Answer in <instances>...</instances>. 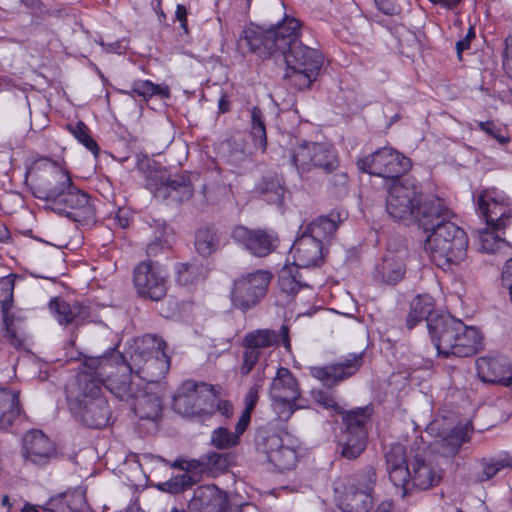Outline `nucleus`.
I'll return each instance as SVG.
<instances>
[{
  "mask_svg": "<svg viewBox=\"0 0 512 512\" xmlns=\"http://www.w3.org/2000/svg\"><path fill=\"white\" fill-rule=\"evenodd\" d=\"M107 368L114 364L107 357H86L76 379L66 386L72 416L90 428H103L110 420L111 410L102 395V386L118 380Z\"/></svg>",
  "mask_w": 512,
  "mask_h": 512,
  "instance_id": "nucleus-1",
  "label": "nucleus"
},
{
  "mask_svg": "<svg viewBox=\"0 0 512 512\" xmlns=\"http://www.w3.org/2000/svg\"><path fill=\"white\" fill-rule=\"evenodd\" d=\"M165 343L154 335H145L129 344L126 354L128 360L115 350H110L101 357H107L114 368H107L118 382H127L131 386H160L157 384L169 370V360L164 352Z\"/></svg>",
  "mask_w": 512,
  "mask_h": 512,
  "instance_id": "nucleus-2",
  "label": "nucleus"
},
{
  "mask_svg": "<svg viewBox=\"0 0 512 512\" xmlns=\"http://www.w3.org/2000/svg\"><path fill=\"white\" fill-rule=\"evenodd\" d=\"M432 208L431 215L422 218L421 228L427 233L425 251L437 267L449 270L466 260L468 237L452 221L454 215L443 200H436Z\"/></svg>",
  "mask_w": 512,
  "mask_h": 512,
  "instance_id": "nucleus-3",
  "label": "nucleus"
},
{
  "mask_svg": "<svg viewBox=\"0 0 512 512\" xmlns=\"http://www.w3.org/2000/svg\"><path fill=\"white\" fill-rule=\"evenodd\" d=\"M387 472L393 486L401 497H406L412 488L426 490L438 485L441 471L438 466L420 458L408 461L405 449L397 444L386 453Z\"/></svg>",
  "mask_w": 512,
  "mask_h": 512,
  "instance_id": "nucleus-4",
  "label": "nucleus"
},
{
  "mask_svg": "<svg viewBox=\"0 0 512 512\" xmlns=\"http://www.w3.org/2000/svg\"><path fill=\"white\" fill-rule=\"evenodd\" d=\"M428 331L438 355L469 357L482 348L483 337L478 328L466 326L448 316L431 319Z\"/></svg>",
  "mask_w": 512,
  "mask_h": 512,
  "instance_id": "nucleus-5",
  "label": "nucleus"
},
{
  "mask_svg": "<svg viewBox=\"0 0 512 512\" xmlns=\"http://www.w3.org/2000/svg\"><path fill=\"white\" fill-rule=\"evenodd\" d=\"M436 200L433 195H422L418 187L409 179H394L388 189L386 211L395 220L405 224L422 225V218L430 216Z\"/></svg>",
  "mask_w": 512,
  "mask_h": 512,
  "instance_id": "nucleus-6",
  "label": "nucleus"
},
{
  "mask_svg": "<svg viewBox=\"0 0 512 512\" xmlns=\"http://www.w3.org/2000/svg\"><path fill=\"white\" fill-rule=\"evenodd\" d=\"M300 24L294 18L286 17L277 26L262 32L259 27H249L244 30L238 41V48L257 53L260 57H268L279 51L286 54L294 44L298 43Z\"/></svg>",
  "mask_w": 512,
  "mask_h": 512,
  "instance_id": "nucleus-7",
  "label": "nucleus"
},
{
  "mask_svg": "<svg viewBox=\"0 0 512 512\" xmlns=\"http://www.w3.org/2000/svg\"><path fill=\"white\" fill-rule=\"evenodd\" d=\"M271 280L272 273L264 269L239 274L230 289L232 306L242 312L254 308L265 298Z\"/></svg>",
  "mask_w": 512,
  "mask_h": 512,
  "instance_id": "nucleus-8",
  "label": "nucleus"
},
{
  "mask_svg": "<svg viewBox=\"0 0 512 512\" xmlns=\"http://www.w3.org/2000/svg\"><path fill=\"white\" fill-rule=\"evenodd\" d=\"M107 390L120 400L129 403L131 409L140 419L155 422L160 416L162 410L160 388L146 387V390L142 391L138 388L135 389L127 382L109 380Z\"/></svg>",
  "mask_w": 512,
  "mask_h": 512,
  "instance_id": "nucleus-9",
  "label": "nucleus"
},
{
  "mask_svg": "<svg viewBox=\"0 0 512 512\" xmlns=\"http://www.w3.org/2000/svg\"><path fill=\"white\" fill-rule=\"evenodd\" d=\"M297 441L289 434L260 431L256 439L257 451L279 471L290 470L297 462Z\"/></svg>",
  "mask_w": 512,
  "mask_h": 512,
  "instance_id": "nucleus-10",
  "label": "nucleus"
},
{
  "mask_svg": "<svg viewBox=\"0 0 512 512\" xmlns=\"http://www.w3.org/2000/svg\"><path fill=\"white\" fill-rule=\"evenodd\" d=\"M283 55L287 65L286 76L295 78L294 81L300 88L309 87L322 66L321 53L298 42Z\"/></svg>",
  "mask_w": 512,
  "mask_h": 512,
  "instance_id": "nucleus-11",
  "label": "nucleus"
},
{
  "mask_svg": "<svg viewBox=\"0 0 512 512\" xmlns=\"http://www.w3.org/2000/svg\"><path fill=\"white\" fill-rule=\"evenodd\" d=\"M300 388L296 378L286 368H279L270 386L271 407L280 420H288L296 409L306 406L298 403Z\"/></svg>",
  "mask_w": 512,
  "mask_h": 512,
  "instance_id": "nucleus-12",
  "label": "nucleus"
},
{
  "mask_svg": "<svg viewBox=\"0 0 512 512\" xmlns=\"http://www.w3.org/2000/svg\"><path fill=\"white\" fill-rule=\"evenodd\" d=\"M174 408L185 416L210 414L215 410L216 395L211 385L183 382L174 396Z\"/></svg>",
  "mask_w": 512,
  "mask_h": 512,
  "instance_id": "nucleus-13",
  "label": "nucleus"
},
{
  "mask_svg": "<svg viewBox=\"0 0 512 512\" xmlns=\"http://www.w3.org/2000/svg\"><path fill=\"white\" fill-rule=\"evenodd\" d=\"M291 161L300 176L312 167L332 172L338 166L336 151L328 142H299L291 153Z\"/></svg>",
  "mask_w": 512,
  "mask_h": 512,
  "instance_id": "nucleus-14",
  "label": "nucleus"
},
{
  "mask_svg": "<svg viewBox=\"0 0 512 512\" xmlns=\"http://www.w3.org/2000/svg\"><path fill=\"white\" fill-rule=\"evenodd\" d=\"M358 488L336 483L334 487L335 502L342 512H366L372 504V492L376 483V473L371 467L361 475Z\"/></svg>",
  "mask_w": 512,
  "mask_h": 512,
  "instance_id": "nucleus-15",
  "label": "nucleus"
},
{
  "mask_svg": "<svg viewBox=\"0 0 512 512\" xmlns=\"http://www.w3.org/2000/svg\"><path fill=\"white\" fill-rule=\"evenodd\" d=\"M487 226L502 230L512 222V199L503 191L487 188L474 196Z\"/></svg>",
  "mask_w": 512,
  "mask_h": 512,
  "instance_id": "nucleus-16",
  "label": "nucleus"
},
{
  "mask_svg": "<svg viewBox=\"0 0 512 512\" xmlns=\"http://www.w3.org/2000/svg\"><path fill=\"white\" fill-rule=\"evenodd\" d=\"M358 168L366 173L383 178L397 179L409 170L411 162L391 147H384L373 154L360 158Z\"/></svg>",
  "mask_w": 512,
  "mask_h": 512,
  "instance_id": "nucleus-17",
  "label": "nucleus"
},
{
  "mask_svg": "<svg viewBox=\"0 0 512 512\" xmlns=\"http://www.w3.org/2000/svg\"><path fill=\"white\" fill-rule=\"evenodd\" d=\"M279 341L282 342L288 352L291 350L288 328L286 326H282L280 335L271 330H256L249 333L244 340L245 353L241 372L248 374L258 361L261 349L270 347Z\"/></svg>",
  "mask_w": 512,
  "mask_h": 512,
  "instance_id": "nucleus-18",
  "label": "nucleus"
},
{
  "mask_svg": "<svg viewBox=\"0 0 512 512\" xmlns=\"http://www.w3.org/2000/svg\"><path fill=\"white\" fill-rule=\"evenodd\" d=\"M167 277V271L159 264L142 262L134 271V285L140 295L158 301L167 292Z\"/></svg>",
  "mask_w": 512,
  "mask_h": 512,
  "instance_id": "nucleus-19",
  "label": "nucleus"
},
{
  "mask_svg": "<svg viewBox=\"0 0 512 512\" xmlns=\"http://www.w3.org/2000/svg\"><path fill=\"white\" fill-rule=\"evenodd\" d=\"M367 418L365 409L351 411L344 416L347 428L342 440L341 453L345 458L354 459L363 452L367 438L364 427Z\"/></svg>",
  "mask_w": 512,
  "mask_h": 512,
  "instance_id": "nucleus-20",
  "label": "nucleus"
},
{
  "mask_svg": "<svg viewBox=\"0 0 512 512\" xmlns=\"http://www.w3.org/2000/svg\"><path fill=\"white\" fill-rule=\"evenodd\" d=\"M406 257V249L387 250L374 267L373 279L385 285H396L406 273Z\"/></svg>",
  "mask_w": 512,
  "mask_h": 512,
  "instance_id": "nucleus-21",
  "label": "nucleus"
},
{
  "mask_svg": "<svg viewBox=\"0 0 512 512\" xmlns=\"http://www.w3.org/2000/svg\"><path fill=\"white\" fill-rule=\"evenodd\" d=\"M476 369L483 382L512 386V366L510 360L501 355L480 357Z\"/></svg>",
  "mask_w": 512,
  "mask_h": 512,
  "instance_id": "nucleus-22",
  "label": "nucleus"
},
{
  "mask_svg": "<svg viewBox=\"0 0 512 512\" xmlns=\"http://www.w3.org/2000/svg\"><path fill=\"white\" fill-rule=\"evenodd\" d=\"M361 354H353L342 361L328 365L310 367V374L323 385L332 386L355 374L361 365Z\"/></svg>",
  "mask_w": 512,
  "mask_h": 512,
  "instance_id": "nucleus-23",
  "label": "nucleus"
},
{
  "mask_svg": "<svg viewBox=\"0 0 512 512\" xmlns=\"http://www.w3.org/2000/svg\"><path fill=\"white\" fill-rule=\"evenodd\" d=\"M56 454L54 443L40 430L28 431L23 438L22 455L36 465L48 463Z\"/></svg>",
  "mask_w": 512,
  "mask_h": 512,
  "instance_id": "nucleus-24",
  "label": "nucleus"
},
{
  "mask_svg": "<svg viewBox=\"0 0 512 512\" xmlns=\"http://www.w3.org/2000/svg\"><path fill=\"white\" fill-rule=\"evenodd\" d=\"M232 238L257 257L268 255L274 249L276 243V237L273 233L250 230L244 226L234 228Z\"/></svg>",
  "mask_w": 512,
  "mask_h": 512,
  "instance_id": "nucleus-25",
  "label": "nucleus"
},
{
  "mask_svg": "<svg viewBox=\"0 0 512 512\" xmlns=\"http://www.w3.org/2000/svg\"><path fill=\"white\" fill-rule=\"evenodd\" d=\"M289 257L299 268L318 266L323 261V246L311 236L302 234L291 246Z\"/></svg>",
  "mask_w": 512,
  "mask_h": 512,
  "instance_id": "nucleus-26",
  "label": "nucleus"
},
{
  "mask_svg": "<svg viewBox=\"0 0 512 512\" xmlns=\"http://www.w3.org/2000/svg\"><path fill=\"white\" fill-rule=\"evenodd\" d=\"M227 496L215 485H203L195 489L189 507L194 512H222Z\"/></svg>",
  "mask_w": 512,
  "mask_h": 512,
  "instance_id": "nucleus-27",
  "label": "nucleus"
},
{
  "mask_svg": "<svg viewBox=\"0 0 512 512\" xmlns=\"http://www.w3.org/2000/svg\"><path fill=\"white\" fill-rule=\"evenodd\" d=\"M470 424L456 426L453 428L444 427L443 421L433 420L426 428V432L439 437L446 446L445 453L454 454L462 443L468 440Z\"/></svg>",
  "mask_w": 512,
  "mask_h": 512,
  "instance_id": "nucleus-28",
  "label": "nucleus"
},
{
  "mask_svg": "<svg viewBox=\"0 0 512 512\" xmlns=\"http://www.w3.org/2000/svg\"><path fill=\"white\" fill-rule=\"evenodd\" d=\"M86 501L82 491L74 490L51 497L43 510L49 512H84Z\"/></svg>",
  "mask_w": 512,
  "mask_h": 512,
  "instance_id": "nucleus-29",
  "label": "nucleus"
},
{
  "mask_svg": "<svg viewBox=\"0 0 512 512\" xmlns=\"http://www.w3.org/2000/svg\"><path fill=\"white\" fill-rule=\"evenodd\" d=\"M155 197L161 199L171 198L174 201H184L191 197V186L185 183L183 177L166 178L161 175V183L154 190Z\"/></svg>",
  "mask_w": 512,
  "mask_h": 512,
  "instance_id": "nucleus-30",
  "label": "nucleus"
},
{
  "mask_svg": "<svg viewBox=\"0 0 512 512\" xmlns=\"http://www.w3.org/2000/svg\"><path fill=\"white\" fill-rule=\"evenodd\" d=\"M433 311V298L428 294L418 295L411 302L410 312L407 317V326L409 328H413L422 320H426L428 324L431 319L445 316L444 314L433 315Z\"/></svg>",
  "mask_w": 512,
  "mask_h": 512,
  "instance_id": "nucleus-31",
  "label": "nucleus"
},
{
  "mask_svg": "<svg viewBox=\"0 0 512 512\" xmlns=\"http://www.w3.org/2000/svg\"><path fill=\"white\" fill-rule=\"evenodd\" d=\"M26 169L28 173H34L41 170L46 171L58 181L59 186H70V176L68 172L62 166L46 157L28 159L26 161Z\"/></svg>",
  "mask_w": 512,
  "mask_h": 512,
  "instance_id": "nucleus-32",
  "label": "nucleus"
},
{
  "mask_svg": "<svg viewBox=\"0 0 512 512\" xmlns=\"http://www.w3.org/2000/svg\"><path fill=\"white\" fill-rule=\"evenodd\" d=\"M14 278L12 276L2 277L0 279V304L2 307L3 321L7 333L11 337H16V330L13 326L14 315L10 311L13 301Z\"/></svg>",
  "mask_w": 512,
  "mask_h": 512,
  "instance_id": "nucleus-33",
  "label": "nucleus"
},
{
  "mask_svg": "<svg viewBox=\"0 0 512 512\" xmlns=\"http://www.w3.org/2000/svg\"><path fill=\"white\" fill-rule=\"evenodd\" d=\"M19 414L18 393L0 388V430L10 427Z\"/></svg>",
  "mask_w": 512,
  "mask_h": 512,
  "instance_id": "nucleus-34",
  "label": "nucleus"
},
{
  "mask_svg": "<svg viewBox=\"0 0 512 512\" xmlns=\"http://www.w3.org/2000/svg\"><path fill=\"white\" fill-rule=\"evenodd\" d=\"M481 473L477 476L478 482L492 479L500 471L512 468V454L500 452L497 455L483 458L480 462Z\"/></svg>",
  "mask_w": 512,
  "mask_h": 512,
  "instance_id": "nucleus-35",
  "label": "nucleus"
},
{
  "mask_svg": "<svg viewBox=\"0 0 512 512\" xmlns=\"http://www.w3.org/2000/svg\"><path fill=\"white\" fill-rule=\"evenodd\" d=\"M60 193L63 195L62 201L66 205L79 212V216L83 218H89L93 214V209L90 204V199L87 194L73 188L60 186Z\"/></svg>",
  "mask_w": 512,
  "mask_h": 512,
  "instance_id": "nucleus-36",
  "label": "nucleus"
},
{
  "mask_svg": "<svg viewBox=\"0 0 512 512\" xmlns=\"http://www.w3.org/2000/svg\"><path fill=\"white\" fill-rule=\"evenodd\" d=\"M195 249L203 257L215 253L221 246L219 233L210 227L200 228L195 235Z\"/></svg>",
  "mask_w": 512,
  "mask_h": 512,
  "instance_id": "nucleus-37",
  "label": "nucleus"
},
{
  "mask_svg": "<svg viewBox=\"0 0 512 512\" xmlns=\"http://www.w3.org/2000/svg\"><path fill=\"white\" fill-rule=\"evenodd\" d=\"M336 229L337 223L333 218L322 216L310 223L302 234L311 236L323 246L324 241L331 238Z\"/></svg>",
  "mask_w": 512,
  "mask_h": 512,
  "instance_id": "nucleus-38",
  "label": "nucleus"
},
{
  "mask_svg": "<svg viewBox=\"0 0 512 512\" xmlns=\"http://www.w3.org/2000/svg\"><path fill=\"white\" fill-rule=\"evenodd\" d=\"M298 269L294 263H286L282 267L278 275V286L281 291L293 295L304 286L299 279Z\"/></svg>",
  "mask_w": 512,
  "mask_h": 512,
  "instance_id": "nucleus-39",
  "label": "nucleus"
},
{
  "mask_svg": "<svg viewBox=\"0 0 512 512\" xmlns=\"http://www.w3.org/2000/svg\"><path fill=\"white\" fill-rule=\"evenodd\" d=\"M49 309L53 317L60 325L78 323L79 307L70 306L64 300L54 298L49 303Z\"/></svg>",
  "mask_w": 512,
  "mask_h": 512,
  "instance_id": "nucleus-40",
  "label": "nucleus"
},
{
  "mask_svg": "<svg viewBox=\"0 0 512 512\" xmlns=\"http://www.w3.org/2000/svg\"><path fill=\"white\" fill-rule=\"evenodd\" d=\"M247 427L239 430V421L236 424L235 431L232 432L226 427H219L212 432L211 443L218 449H230L240 443V437Z\"/></svg>",
  "mask_w": 512,
  "mask_h": 512,
  "instance_id": "nucleus-41",
  "label": "nucleus"
},
{
  "mask_svg": "<svg viewBox=\"0 0 512 512\" xmlns=\"http://www.w3.org/2000/svg\"><path fill=\"white\" fill-rule=\"evenodd\" d=\"M497 229L486 227L478 231L477 244L486 253H495L507 246L506 240L498 234Z\"/></svg>",
  "mask_w": 512,
  "mask_h": 512,
  "instance_id": "nucleus-42",
  "label": "nucleus"
},
{
  "mask_svg": "<svg viewBox=\"0 0 512 512\" xmlns=\"http://www.w3.org/2000/svg\"><path fill=\"white\" fill-rule=\"evenodd\" d=\"M206 269L198 263H181L176 266V280L180 285L187 286L204 279Z\"/></svg>",
  "mask_w": 512,
  "mask_h": 512,
  "instance_id": "nucleus-43",
  "label": "nucleus"
},
{
  "mask_svg": "<svg viewBox=\"0 0 512 512\" xmlns=\"http://www.w3.org/2000/svg\"><path fill=\"white\" fill-rule=\"evenodd\" d=\"M132 91L144 99L153 96H160L161 98H168L170 90L167 85L154 84L150 80H137L132 84Z\"/></svg>",
  "mask_w": 512,
  "mask_h": 512,
  "instance_id": "nucleus-44",
  "label": "nucleus"
},
{
  "mask_svg": "<svg viewBox=\"0 0 512 512\" xmlns=\"http://www.w3.org/2000/svg\"><path fill=\"white\" fill-rule=\"evenodd\" d=\"M251 135L255 145L259 146L261 151L264 152L267 144L266 129L262 112L257 107H254L251 111Z\"/></svg>",
  "mask_w": 512,
  "mask_h": 512,
  "instance_id": "nucleus-45",
  "label": "nucleus"
},
{
  "mask_svg": "<svg viewBox=\"0 0 512 512\" xmlns=\"http://www.w3.org/2000/svg\"><path fill=\"white\" fill-rule=\"evenodd\" d=\"M193 482L194 479L188 472H182L171 477L168 481L158 483L156 487L160 491L177 494L190 487Z\"/></svg>",
  "mask_w": 512,
  "mask_h": 512,
  "instance_id": "nucleus-46",
  "label": "nucleus"
},
{
  "mask_svg": "<svg viewBox=\"0 0 512 512\" xmlns=\"http://www.w3.org/2000/svg\"><path fill=\"white\" fill-rule=\"evenodd\" d=\"M70 132L87 150H89L96 158L99 154V146L96 141L89 134L87 126L83 122H78L76 125L71 126Z\"/></svg>",
  "mask_w": 512,
  "mask_h": 512,
  "instance_id": "nucleus-47",
  "label": "nucleus"
},
{
  "mask_svg": "<svg viewBox=\"0 0 512 512\" xmlns=\"http://www.w3.org/2000/svg\"><path fill=\"white\" fill-rule=\"evenodd\" d=\"M261 386L262 384L257 383L247 392L244 399L245 409L239 418V430H242L244 427H248L251 420V413L259 398V388Z\"/></svg>",
  "mask_w": 512,
  "mask_h": 512,
  "instance_id": "nucleus-48",
  "label": "nucleus"
},
{
  "mask_svg": "<svg viewBox=\"0 0 512 512\" xmlns=\"http://www.w3.org/2000/svg\"><path fill=\"white\" fill-rule=\"evenodd\" d=\"M478 127L481 131L492 136L502 145L510 141V137L505 133V129L496 126L493 122H479Z\"/></svg>",
  "mask_w": 512,
  "mask_h": 512,
  "instance_id": "nucleus-49",
  "label": "nucleus"
},
{
  "mask_svg": "<svg viewBox=\"0 0 512 512\" xmlns=\"http://www.w3.org/2000/svg\"><path fill=\"white\" fill-rule=\"evenodd\" d=\"M264 194L265 201L268 203L281 204L284 198L285 190L278 182L271 181L267 184Z\"/></svg>",
  "mask_w": 512,
  "mask_h": 512,
  "instance_id": "nucleus-50",
  "label": "nucleus"
},
{
  "mask_svg": "<svg viewBox=\"0 0 512 512\" xmlns=\"http://www.w3.org/2000/svg\"><path fill=\"white\" fill-rule=\"evenodd\" d=\"M312 398L326 409L333 410L335 412H341L339 405L336 403L331 394L322 390H312Z\"/></svg>",
  "mask_w": 512,
  "mask_h": 512,
  "instance_id": "nucleus-51",
  "label": "nucleus"
},
{
  "mask_svg": "<svg viewBox=\"0 0 512 512\" xmlns=\"http://www.w3.org/2000/svg\"><path fill=\"white\" fill-rule=\"evenodd\" d=\"M503 66L507 70V73L512 77V44L506 40L505 49L503 53Z\"/></svg>",
  "mask_w": 512,
  "mask_h": 512,
  "instance_id": "nucleus-52",
  "label": "nucleus"
},
{
  "mask_svg": "<svg viewBox=\"0 0 512 512\" xmlns=\"http://www.w3.org/2000/svg\"><path fill=\"white\" fill-rule=\"evenodd\" d=\"M208 464L217 469H224L226 467V458L223 454L213 452L207 457Z\"/></svg>",
  "mask_w": 512,
  "mask_h": 512,
  "instance_id": "nucleus-53",
  "label": "nucleus"
},
{
  "mask_svg": "<svg viewBox=\"0 0 512 512\" xmlns=\"http://www.w3.org/2000/svg\"><path fill=\"white\" fill-rule=\"evenodd\" d=\"M474 30L472 28L469 29L468 33L466 34L465 38L462 40H459L456 43V50L458 53V56L461 57V54L463 51L467 50L470 47L471 39L474 37Z\"/></svg>",
  "mask_w": 512,
  "mask_h": 512,
  "instance_id": "nucleus-54",
  "label": "nucleus"
},
{
  "mask_svg": "<svg viewBox=\"0 0 512 512\" xmlns=\"http://www.w3.org/2000/svg\"><path fill=\"white\" fill-rule=\"evenodd\" d=\"M249 153L243 149L231 151L229 154V161L232 164L239 165L240 163L248 160Z\"/></svg>",
  "mask_w": 512,
  "mask_h": 512,
  "instance_id": "nucleus-55",
  "label": "nucleus"
},
{
  "mask_svg": "<svg viewBox=\"0 0 512 512\" xmlns=\"http://www.w3.org/2000/svg\"><path fill=\"white\" fill-rule=\"evenodd\" d=\"M376 5L380 11L387 15L396 13V7L390 0H375Z\"/></svg>",
  "mask_w": 512,
  "mask_h": 512,
  "instance_id": "nucleus-56",
  "label": "nucleus"
},
{
  "mask_svg": "<svg viewBox=\"0 0 512 512\" xmlns=\"http://www.w3.org/2000/svg\"><path fill=\"white\" fill-rule=\"evenodd\" d=\"M215 409H217L225 417L232 415V404L225 400L215 401Z\"/></svg>",
  "mask_w": 512,
  "mask_h": 512,
  "instance_id": "nucleus-57",
  "label": "nucleus"
},
{
  "mask_svg": "<svg viewBox=\"0 0 512 512\" xmlns=\"http://www.w3.org/2000/svg\"><path fill=\"white\" fill-rule=\"evenodd\" d=\"M502 283L503 286H508L512 284V258L509 259L504 266L502 272Z\"/></svg>",
  "mask_w": 512,
  "mask_h": 512,
  "instance_id": "nucleus-58",
  "label": "nucleus"
},
{
  "mask_svg": "<svg viewBox=\"0 0 512 512\" xmlns=\"http://www.w3.org/2000/svg\"><path fill=\"white\" fill-rule=\"evenodd\" d=\"M115 220L117 221V224L119 225V227H121V228L128 227L129 223H130V217H129L128 211H126L124 209H120L115 216Z\"/></svg>",
  "mask_w": 512,
  "mask_h": 512,
  "instance_id": "nucleus-59",
  "label": "nucleus"
},
{
  "mask_svg": "<svg viewBox=\"0 0 512 512\" xmlns=\"http://www.w3.org/2000/svg\"><path fill=\"white\" fill-rule=\"evenodd\" d=\"M175 16H176L177 20L181 23V27L183 29H186V26H187V10H186V8L183 5H181V4L177 5L176 11H175Z\"/></svg>",
  "mask_w": 512,
  "mask_h": 512,
  "instance_id": "nucleus-60",
  "label": "nucleus"
},
{
  "mask_svg": "<svg viewBox=\"0 0 512 512\" xmlns=\"http://www.w3.org/2000/svg\"><path fill=\"white\" fill-rule=\"evenodd\" d=\"M435 5H440L445 8H452L456 6L461 0H429Z\"/></svg>",
  "mask_w": 512,
  "mask_h": 512,
  "instance_id": "nucleus-61",
  "label": "nucleus"
},
{
  "mask_svg": "<svg viewBox=\"0 0 512 512\" xmlns=\"http://www.w3.org/2000/svg\"><path fill=\"white\" fill-rule=\"evenodd\" d=\"M1 505L7 509L8 512H12L16 505V501H11L10 497L4 495L1 499Z\"/></svg>",
  "mask_w": 512,
  "mask_h": 512,
  "instance_id": "nucleus-62",
  "label": "nucleus"
},
{
  "mask_svg": "<svg viewBox=\"0 0 512 512\" xmlns=\"http://www.w3.org/2000/svg\"><path fill=\"white\" fill-rule=\"evenodd\" d=\"M19 512H40V506L31 503H25L23 507L20 508Z\"/></svg>",
  "mask_w": 512,
  "mask_h": 512,
  "instance_id": "nucleus-63",
  "label": "nucleus"
},
{
  "mask_svg": "<svg viewBox=\"0 0 512 512\" xmlns=\"http://www.w3.org/2000/svg\"><path fill=\"white\" fill-rule=\"evenodd\" d=\"M392 508H393L392 501H384L378 506V508L375 512H391Z\"/></svg>",
  "mask_w": 512,
  "mask_h": 512,
  "instance_id": "nucleus-64",
  "label": "nucleus"
}]
</instances>
